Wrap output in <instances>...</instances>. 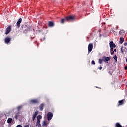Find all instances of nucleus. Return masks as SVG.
Listing matches in <instances>:
<instances>
[{"instance_id": "a211bd4d", "label": "nucleus", "mask_w": 127, "mask_h": 127, "mask_svg": "<svg viewBox=\"0 0 127 127\" xmlns=\"http://www.w3.org/2000/svg\"><path fill=\"white\" fill-rule=\"evenodd\" d=\"M115 127H123V126H122V125H121V124H120V123H117L115 124Z\"/></svg>"}, {"instance_id": "9b49d317", "label": "nucleus", "mask_w": 127, "mask_h": 127, "mask_svg": "<svg viewBox=\"0 0 127 127\" xmlns=\"http://www.w3.org/2000/svg\"><path fill=\"white\" fill-rule=\"evenodd\" d=\"M37 103H38V101L36 99H34L30 101L31 104H37Z\"/></svg>"}, {"instance_id": "aec40b11", "label": "nucleus", "mask_w": 127, "mask_h": 127, "mask_svg": "<svg viewBox=\"0 0 127 127\" xmlns=\"http://www.w3.org/2000/svg\"><path fill=\"white\" fill-rule=\"evenodd\" d=\"M41 119H42V116H41V115H39L37 117V121H40Z\"/></svg>"}, {"instance_id": "5701e85b", "label": "nucleus", "mask_w": 127, "mask_h": 127, "mask_svg": "<svg viewBox=\"0 0 127 127\" xmlns=\"http://www.w3.org/2000/svg\"><path fill=\"white\" fill-rule=\"evenodd\" d=\"M110 53L111 55H113L114 54V50L113 49H110Z\"/></svg>"}, {"instance_id": "7c9ffc66", "label": "nucleus", "mask_w": 127, "mask_h": 127, "mask_svg": "<svg viewBox=\"0 0 127 127\" xmlns=\"http://www.w3.org/2000/svg\"><path fill=\"white\" fill-rule=\"evenodd\" d=\"M124 45H125V46H127V43H124Z\"/></svg>"}, {"instance_id": "4be33fe9", "label": "nucleus", "mask_w": 127, "mask_h": 127, "mask_svg": "<svg viewBox=\"0 0 127 127\" xmlns=\"http://www.w3.org/2000/svg\"><path fill=\"white\" fill-rule=\"evenodd\" d=\"M66 20V19H62L61 20V23H64L65 22V21Z\"/></svg>"}, {"instance_id": "f3484780", "label": "nucleus", "mask_w": 127, "mask_h": 127, "mask_svg": "<svg viewBox=\"0 0 127 127\" xmlns=\"http://www.w3.org/2000/svg\"><path fill=\"white\" fill-rule=\"evenodd\" d=\"M124 40H125V39H124L123 37L120 38V43L122 44L123 42H124Z\"/></svg>"}, {"instance_id": "f8f14e48", "label": "nucleus", "mask_w": 127, "mask_h": 127, "mask_svg": "<svg viewBox=\"0 0 127 127\" xmlns=\"http://www.w3.org/2000/svg\"><path fill=\"white\" fill-rule=\"evenodd\" d=\"M36 126L38 127H41V124H40V120H37Z\"/></svg>"}, {"instance_id": "f704fd0d", "label": "nucleus", "mask_w": 127, "mask_h": 127, "mask_svg": "<svg viewBox=\"0 0 127 127\" xmlns=\"http://www.w3.org/2000/svg\"><path fill=\"white\" fill-rule=\"evenodd\" d=\"M114 51H115V52H116L117 51V49H115Z\"/></svg>"}, {"instance_id": "6e6552de", "label": "nucleus", "mask_w": 127, "mask_h": 127, "mask_svg": "<svg viewBox=\"0 0 127 127\" xmlns=\"http://www.w3.org/2000/svg\"><path fill=\"white\" fill-rule=\"evenodd\" d=\"M22 22V19L20 18L17 22V26L18 28L20 27V23Z\"/></svg>"}, {"instance_id": "cd10ccee", "label": "nucleus", "mask_w": 127, "mask_h": 127, "mask_svg": "<svg viewBox=\"0 0 127 127\" xmlns=\"http://www.w3.org/2000/svg\"><path fill=\"white\" fill-rule=\"evenodd\" d=\"M121 51L122 53H124V51H123V47H122L121 48Z\"/></svg>"}, {"instance_id": "72a5a7b5", "label": "nucleus", "mask_w": 127, "mask_h": 127, "mask_svg": "<svg viewBox=\"0 0 127 127\" xmlns=\"http://www.w3.org/2000/svg\"><path fill=\"white\" fill-rule=\"evenodd\" d=\"M125 70H127V66L125 67Z\"/></svg>"}, {"instance_id": "39448f33", "label": "nucleus", "mask_w": 127, "mask_h": 127, "mask_svg": "<svg viewBox=\"0 0 127 127\" xmlns=\"http://www.w3.org/2000/svg\"><path fill=\"white\" fill-rule=\"evenodd\" d=\"M93 43H90L88 45V53H90V52H91V51H92V50H93Z\"/></svg>"}, {"instance_id": "412c9836", "label": "nucleus", "mask_w": 127, "mask_h": 127, "mask_svg": "<svg viewBox=\"0 0 127 127\" xmlns=\"http://www.w3.org/2000/svg\"><path fill=\"white\" fill-rule=\"evenodd\" d=\"M22 109V105L19 106L17 108V111H20Z\"/></svg>"}, {"instance_id": "b1692460", "label": "nucleus", "mask_w": 127, "mask_h": 127, "mask_svg": "<svg viewBox=\"0 0 127 127\" xmlns=\"http://www.w3.org/2000/svg\"><path fill=\"white\" fill-rule=\"evenodd\" d=\"M102 63H103V59H99V63L100 64H101Z\"/></svg>"}, {"instance_id": "f257e3e1", "label": "nucleus", "mask_w": 127, "mask_h": 127, "mask_svg": "<svg viewBox=\"0 0 127 127\" xmlns=\"http://www.w3.org/2000/svg\"><path fill=\"white\" fill-rule=\"evenodd\" d=\"M75 19V16H69L66 17V20L67 21H72V20H74Z\"/></svg>"}, {"instance_id": "c756f323", "label": "nucleus", "mask_w": 127, "mask_h": 127, "mask_svg": "<svg viewBox=\"0 0 127 127\" xmlns=\"http://www.w3.org/2000/svg\"><path fill=\"white\" fill-rule=\"evenodd\" d=\"M16 127H22V126L21 125H18Z\"/></svg>"}, {"instance_id": "f03ea898", "label": "nucleus", "mask_w": 127, "mask_h": 127, "mask_svg": "<svg viewBox=\"0 0 127 127\" xmlns=\"http://www.w3.org/2000/svg\"><path fill=\"white\" fill-rule=\"evenodd\" d=\"M11 41V38L10 37H6L4 39V42L6 44H9Z\"/></svg>"}, {"instance_id": "4468645a", "label": "nucleus", "mask_w": 127, "mask_h": 127, "mask_svg": "<svg viewBox=\"0 0 127 127\" xmlns=\"http://www.w3.org/2000/svg\"><path fill=\"white\" fill-rule=\"evenodd\" d=\"M119 34H120V35H124V34H125V31H124V30H121L119 31Z\"/></svg>"}, {"instance_id": "a878e982", "label": "nucleus", "mask_w": 127, "mask_h": 127, "mask_svg": "<svg viewBox=\"0 0 127 127\" xmlns=\"http://www.w3.org/2000/svg\"><path fill=\"white\" fill-rule=\"evenodd\" d=\"M43 126H47V124L46 123V122L45 121L43 122Z\"/></svg>"}, {"instance_id": "ddd939ff", "label": "nucleus", "mask_w": 127, "mask_h": 127, "mask_svg": "<svg viewBox=\"0 0 127 127\" xmlns=\"http://www.w3.org/2000/svg\"><path fill=\"white\" fill-rule=\"evenodd\" d=\"M43 107H44V104L42 103L39 106L40 111H43Z\"/></svg>"}, {"instance_id": "e433bc0d", "label": "nucleus", "mask_w": 127, "mask_h": 127, "mask_svg": "<svg viewBox=\"0 0 127 127\" xmlns=\"http://www.w3.org/2000/svg\"><path fill=\"white\" fill-rule=\"evenodd\" d=\"M126 61L127 63V58H126Z\"/></svg>"}, {"instance_id": "7ed1b4c3", "label": "nucleus", "mask_w": 127, "mask_h": 127, "mask_svg": "<svg viewBox=\"0 0 127 127\" xmlns=\"http://www.w3.org/2000/svg\"><path fill=\"white\" fill-rule=\"evenodd\" d=\"M111 60V57H106V56H103L102 57V60L104 62H106V63H108V62Z\"/></svg>"}, {"instance_id": "423d86ee", "label": "nucleus", "mask_w": 127, "mask_h": 127, "mask_svg": "<svg viewBox=\"0 0 127 127\" xmlns=\"http://www.w3.org/2000/svg\"><path fill=\"white\" fill-rule=\"evenodd\" d=\"M52 117H53V114L51 112H49L47 114V119L48 121H50L51 119H52Z\"/></svg>"}, {"instance_id": "2f4dec72", "label": "nucleus", "mask_w": 127, "mask_h": 127, "mask_svg": "<svg viewBox=\"0 0 127 127\" xmlns=\"http://www.w3.org/2000/svg\"><path fill=\"white\" fill-rule=\"evenodd\" d=\"M24 127H29V125H25V126H24Z\"/></svg>"}, {"instance_id": "1a4fd4ad", "label": "nucleus", "mask_w": 127, "mask_h": 127, "mask_svg": "<svg viewBox=\"0 0 127 127\" xmlns=\"http://www.w3.org/2000/svg\"><path fill=\"white\" fill-rule=\"evenodd\" d=\"M124 102H125V100H124V99L119 100L118 101V106H122V105H124Z\"/></svg>"}, {"instance_id": "2eb2a0df", "label": "nucleus", "mask_w": 127, "mask_h": 127, "mask_svg": "<svg viewBox=\"0 0 127 127\" xmlns=\"http://www.w3.org/2000/svg\"><path fill=\"white\" fill-rule=\"evenodd\" d=\"M20 115V113H17L15 116V119H16V120H17V119H18V117H19Z\"/></svg>"}, {"instance_id": "0eeeda50", "label": "nucleus", "mask_w": 127, "mask_h": 127, "mask_svg": "<svg viewBox=\"0 0 127 127\" xmlns=\"http://www.w3.org/2000/svg\"><path fill=\"white\" fill-rule=\"evenodd\" d=\"M11 31V26H8L6 29L5 34H8Z\"/></svg>"}, {"instance_id": "20e7f679", "label": "nucleus", "mask_w": 127, "mask_h": 127, "mask_svg": "<svg viewBox=\"0 0 127 127\" xmlns=\"http://www.w3.org/2000/svg\"><path fill=\"white\" fill-rule=\"evenodd\" d=\"M109 45H110V49H114V48L116 47V44H115V43H114V42L112 41L110 42Z\"/></svg>"}, {"instance_id": "4c0bfd02", "label": "nucleus", "mask_w": 127, "mask_h": 127, "mask_svg": "<svg viewBox=\"0 0 127 127\" xmlns=\"http://www.w3.org/2000/svg\"><path fill=\"white\" fill-rule=\"evenodd\" d=\"M22 27H24V26H22Z\"/></svg>"}, {"instance_id": "6ab92c4d", "label": "nucleus", "mask_w": 127, "mask_h": 127, "mask_svg": "<svg viewBox=\"0 0 127 127\" xmlns=\"http://www.w3.org/2000/svg\"><path fill=\"white\" fill-rule=\"evenodd\" d=\"M11 122H12V118H8L7 120L8 124H10V123H11Z\"/></svg>"}, {"instance_id": "c9c22d12", "label": "nucleus", "mask_w": 127, "mask_h": 127, "mask_svg": "<svg viewBox=\"0 0 127 127\" xmlns=\"http://www.w3.org/2000/svg\"><path fill=\"white\" fill-rule=\"evenodd\" d=\"M37 47H38V46H39V44H37Z\"/></svg>"}, {"instance_id": "bb28decb", "label": "nucleus", "mask_w": 127, "mask_h": 127, "mask_svg": "<svg viewBox=\"0 0 127 127\" xmlns=\"http://www.w3.org/2000/svg\"><path fill=\"white\" fill-rule=\"evenodd\" d=\"M91 63H92V65H95V61L92 60L91 61Z\"/></svg>"}, {"instance_id": "c85d7f7f", "label": "nucleus", "mask_w": 127, "mask_h": 127, "mask_svg": "<svg viewBox=\"0 0 127 127\" xmlns=\"http://www.w3.org/2000/svg\"><path fill=\"white\" fill-rule=\"evenodd\" d=\"M24 33H27V31H26V29L23 31Z\"/></svg>"}, {"instance_id": "473e14b6", "label": "nucleus", "mask_w": 127, "mask_h": 127, "mask_svg": "<svg viewBox=\"0 0 127 127\" xmlns=\"http://www.w3.org/2000/svg\"><path fill=\"white\" fill-rule=\"evenodd\" d=\"M102 68V66H100V67L99 68V70H101Z\"/></svg>"}, {"instance_id": "393cba45", "label": "nucleus", "mask_w": 127, "mask_h": 127, "mask_svg": "<svg viewBox=\"0 0 127 127\" xmlns=\"http://www.w3.org/2000/svg\"><path fill=\"white\" fill-rule=\"evenodd\" d=\"M114 59H115V60H116V61H117V60H118V59H117V56L115 55L113 57Z\"/></svg>"}, {"instance_id": "dca6fc26", "label": "nucleus", "mask_w": 127, "mask_h": 127, "mask_svg": "<svg viewBox=\"0 0 127 127\" xmlns=\"http://www.w3.org/2000/svg\"><path fill=\"white\" fill-rule=\"evenodd\" d=\"M53 25H54V23L52 22H49V26H50V27H52V26H53Z\"/></svg>"}, {"instance_id": "9d476101", "label": "nucleus", "mask_w": 127, "mask_h": 127, "mask_svg": "<svg viewBox=\"0 0 127 127\" xmlns=\"http://www.w3.org/2000/svg\"><path fill=\"white\" fill-rule=\"evenodd\" d=\"M38 113L37 112H35V113L33 115V117H32V120L34 121L35 119L36 118V117H37V115Z\"/></svg>"}]
</instances>
